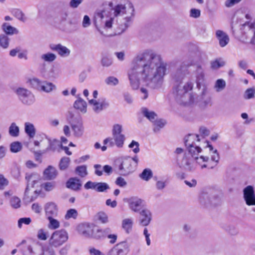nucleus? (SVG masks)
<instances>
[{
    "label": "nucleus",
    "mask_w": 255,
    "mask_h": 255,
    "mask_svg": "<svg viewBox=\"0 0 255 255\" xmlns=\"http://www.w3.org/2000/svg\"><path fill=\"white\" fill-rule=\"evenodd\" d=\"M167 64L159 55L147 50L135 58L133 65L128 71V77L132 89L139 88L140 81L152 89L160 88L166 74Z\"/></svg>",
    "instance_id": "f257e3e1"
},
{
    "label": "nucleus",
    "mask_w": 255,
    "mask_h": 255,
    "mask_svg": "<svg viewBox=\"0 0 255 255\" xmlns=\"http://www.w3.org/2000/svg\"><path fill=\"white\" fill-rule=\"evenodd\" d=\"M192 88L193 84L191 82H188L185 84L182 83L175 84L173 93L177 102L183 105L192 104L194 102V97L189 93Z\"/></svg>",
    "instance_id": "f03ea898"
},
{
    "label": "nucleus",
    "mask_w": 255,
    "mask_h": 255,
    "mask_svg": "<svg viewBox=\"0 0 255 255\" xmlns=\"http://www.w3.org/2000/svg\"><path fill=\"white\" fill-rule=\"evenodd\" d=\"M115 16L127 14L124 18L123 23L120 25V28L122 32H124L129 26L132 21V18L134 16V8L132 3L129 0H125L124 4H119L115 6L113 9Z\"/></svg>",
    "instance_id": "7ed1b4c3"
},
{
    "label": "nucleus",
    "mask_w": 255,
    "mask_h": 255,
    "mask_svg": "<svg viewBox=\"0 0 255 255\" xmlns=\"http://www.w3.org/2000/svg\"><path fill=\"white\" fill-rule=\"evenodd\" d=\"M199 201L204 207H216L222 203V194L215 191L202 192L199 196Z\"/></svg>",
    "instance_id": "20e7f679"
},
{
    "label": "nucleus",
    "mask_w": 255,
    "mask_h": 255,
    "mask_svg": "<svg viewBox=\"0 0 255 255\" xmlns=\"http://www.w3.org/2000/svg\"><path fill=\"white\" fill-rule=\"evenodd\" d=\"M196 86L197 88L200 89L203 87L202 91L198 101L202 102L205 106L207 105L211 102V98L206 97L207 90L206 87L203 84L204 80V73L203 69L200 66H198L196 69Z\"/></svg>",
    "instance_id": "39448f33"
},
{
    "label": "nucleus",
    "mask_w": 255,
    "mask_h": 255,
    "mask_svg": "<svg viewBox=\"0 0 255 255\" xmlns=\"http://www.w3.org/2000/svg\"><path fill=\"white\" fill-rule=\"evenodd\" d=\"M241 38L246 43L255 44V22L254 23L246 22L242 25Z\"/></svg>",
    "instance_id": "423d86ee"
},
{
    "label": "nucleus",
    "mask_w": 255,
    "mask_h": 255,
    "mask_svg": "<svg viewBox=\"0 0 255 255\" xmlns=\"http://www.w3.org/2000/svg\"><path fill=\"white\" fill-rule=\"evenodd\" d=\"M67 118L69 121L74 136L77 137H81L84 131L82 118L80 116L75 117L71 112H69Z\"/></svg>",
    "instance_id": "0eeeda50"
},
{
    "label": "nucleus",
    "mask_w": 255,
    "mask_h": 255,
    "mask_svg": "<svg viewBox=\"0 0 255 255\" xmlns=\"http://www.w3.org/2000/svg\"><path fill=\"white\" fill-rule=\"evenodd\" d=\"M118 167L119 174L123 176H127L134 170V166L132 164V159L129 156L122 158L116 162Z\"/></svg>",
    "instance_id": "6e6552de"
},
{
    "label": "nucleus",
    "mask_w": 255,
    "mask_h": 255,
    "mask_svg": "<svg viewBox=\"0 0 255 255\" xmlns=\"http://www.w3.org/2000/svg\"><path fill=\"white\" fill-rule=\"evenodd\" d=\"M68 239L67 232L64 230H60L56 231L52 234L49 243L51 246L58 247L62 245Z\"/></svg>",
    "instance_id": "1a4fd4ad"
},
{
    "label": "nucleus",
    "mask_w": 255,
    "mask_h": 255,
    "mask_svg": "<svg viewBox=\"0 0 255 255\" xmlns=\"http://www.w3.org/2000/svg\"><path fill=\"white\" fill-rule=\"evenodd\" d=\"M195 138H197V140L199 141L200 140L199 138V135L196 134H189L184 138V143L185 146L188 148L189 152L191 154L192 157L195 155H198L202 149L198 146L194 145V142L193 141Z\"/></svg>",
    "instance_id": "9d476101"
},
{
    "label": "nucleus",
    "mask_w": 255,
    "mask_h": 255,
    "mask_svg": "<svg viewBox=\"0 0 255 255\" xmlns=\"http://www.w3.org/2000/svg\"><path fill=\"white\" fill-rule=\"evenodd\" d=\"M16 93L19 100L24 105L29 106L33 104L35 102L34 96L26 89L18 88L16 91Z\"/></svg>",
    "instance_id": "9b49d317"
},
{
    "label": "nucleus",
    "mask_w": 255,
    "mask_h": 255,
    "mask_svg": "<svg viewBox=\"0 0 255 255\" xmlns=\"http://www.w3.org/2000/svg\"><path fill=\"white\" fill-rule=\"evenodd\" d=\"M129 251V244L124 241L115 245L108 252L107 255H127Z\"/></svg>",
    "instance_id": "f8f14e48"
},
{
    "label": "nucleus",
    "mask_w": 255,
    "mask_h": 255,
    "mask_svg": "<svg viewBox=\"0 0 255 255\" xmlns=\"http://www.w3.org/2000/svg\"><path fill=\"white\" fill-rule=\"evenodd\" d=\"M243 195L244 199L247 205H255V193L254 188L252 186H247L244 189Z\"/></svg>",
    "instance_id": "ddd939ff"
},
{
    "label": "nucleus",
    "mask_w": 255,
    "mask_h": 255,
    "mask_svg": "<svg viewBox=\"0 0 255 255\" xmlns=\"http://www.w3.org/2000/svg\"><path fill=\"white\" fill-rule=\"evenodd\" d=\"M89 104L93 106V110L96 113H99L104 109L108 108L109 103L105 98L99 99H92L89 101Z\"/></svg>",
    "instance_id": "4468645a"
},
{
    "label": "nucleus",
    "mask_w": 255,
    "mask_h": 255,
    "mask_svg": "<svg viewBox=\"0 0 255 255\" xmlns=\"http://www.w3.org/2000/svg\"><path fill=\"white\" fill-rule=\"evenodd\" d=\"M95 225L94 224L84 223L78 226V231L85 237L93 238Z\"/></svg>",
    "instance_id": "2eb2a0df"
},
{
    "label": "nucleus",
    "mask_w": 255,
    "mask_h": 255,
    "mask_svg": "<svg viewBox=\"0 0 255 255\" xmlns=\"http://www.w3.org/2000/svg\"><path fill=\"white\" fill-rule=\"evenodd\" d=\"M187 68L188 66L187 65L182 63L180 67L177 68L176 72L173 74V78L176 82L175 84L181 83V80L188 74Z\"/></svg>",
    "instance_id": "dca6fc26"
},
{
    "label": "nucleus",
    "mask_w": 255,
    "mask_h": 255,
    "mask_svg": "<svg viewBox=\"0 0 255 255\" xmlns=\"http://www.w3.org/2000/svg\"><path fill=\"white\" fill-rule=\"evenodd\" d=\"M49 48L51 50L57 52L62 57H68L70 54V50L61 44H50Z\"/></svg>",
    "instance_id": "f3484780"
},
{
    "label": "nucleus",
    "mask_w": 255,
    "mask_h": 255,
    "mask_svg": "<svg viewBox=\"0 0 255 255\" xmlns=\"http://www.w3.org/2000/svg\"><path fill=\"white\" fill-rule=\"evenodd\" d=\"M139 224L143 226H148L152 219L151 212L147 209H143L139 212Z\"/></svg>",
    "instance_id": "a211bd4d"
},
{
    "label": "nucleus",
    "mask_w": 255,
    "mask_h": 255,
    "mask_svg": "<svg viewBox=\"0 0 255 255\" xmlns=\"http://www.w3.org/2000/svg\"><path fill=\"white\" fill-rule=\"evenodd\" d=\"M46 218L57 217L58 216V207L54 202H48L44 206Z\"/></svg>",
    "instance_id": "6ab92c4d"
},
{
    "label": "nucleus",
    "mask_w": 255,
    "mask_h": 255,
    "mask_svg": "<svg viewBox=\"0 0 255 255\" xmlns=\"http://www.w3.org/2000/svg\"><path fill=\"white\" fill-rule=\"evenodd\" d=\"M130 208L135 212H140L144 208V202L137 198H132L129 201Z\"/></svg>",
    "instance_id": "aec40b11"
},
{
    "label": "nucleus",
    "mask_w": 255,
    "mask_h": 255,
    "mask_svg": "<svg viewBox=\"0 0 255 255\" xmlns=\"http://www.w3.org/2000/svg\"><path fill=\"white\" fill-rule=\"evenodd\" d=\"M112 231L110 228H106L104 229H99L95 227L94 232L93 234V238L99 240L104 238L108 236L109 233H111Z\"/></svg>",
    "instance_id": "412c9836"
},
{
    "label": "nucleus",
    "mask_w": 255,
    "mask_h": 255,
    "mask_svg": "<svg viewBox=\"0 0 255 255\" xmlns=\"http://www.w3.org/2000/svg\"><path fill=\"white\" fill-rule=\"evenodd\" d=\"M57 175V169L51 165H49L43 171V176L47 180H53L56 178Z\"/></svg>",
    "instance_id": "4be33fe9"
},
{
    "label": "nucleus",
    "mask_w": 255,
    "mask_h": 255,
    "mask_svg": "<svg viewBox=\"0 0 255 255\" xmlns=\"http://www.w3.org/2000/svg\"><path fill=\"white\" fill-rule=\"evenodd\" d=\"M46 138L48 139L49 145L45 149V151H52L54 152L58 151L59 152V149L62 145L61 142L56 139H51L50 138L48 137H46Z\"/></svg>",
    "instance_id": "5701e85b"
},
{
    "label": "nucleus",
    "mask_w": 255,
    "mask_h": 255,
    "mask_svg": "<svg viewBox=\"0 0 255 255\" xmlns=\"http://www.w3.org/2000/svg\"><path fill=\"white\" fill-rule=\"evenodd\" d=\"M217 39L219 41V44L221 47H224L229 43V37L228 35L222 30H218L216 32Z\"/></svg>",
    "instance_id": "b1692460"
},
{
    "label": "nucleus",
    "mask_w": 255,
    "mask_h": 255,
    "mask_svg": "<svg viewBox=\"0 0 255 255\" xmlns=\"http://www.w3.org/2000/svg\"><path fill=\"white\" fill-rule=\"evenodd\" d=\"M66 187L68 188L74 190H78L80 188L82 184L80 182V180L77 178H70L66 183Z\"/></svg>",
    "instance_id": "393cba45"
},
{
    "label": "nucleus",
    "mask_w": 255,
    "mask_h": 255,
    "mask_svg": "<svg viewBox=\"0 0 255 255\" xmlns=\"http://www.w3.org/2000/svg\"><path fill=\"white\" fill-rule=\"evenodd\" d=\"M182 164L185 169L189 171H193L196 169V166L194 164V161L192 158H187L185 156L182 160Z\"/></svg>",
    "instance_id": "a878e982"
},
{
    "label": "nucleus",
    "mask_w": 255,
    "mask_h": 255,
    "mask_svg": "<svg viewBox=\"0 0 255 255\" xmlns=\"http://www.w3.org/2000/svg\"><path fill=\"white\" fill-rule=\"evenodd\" d=\"M24 131L30 138H33L36 134V129L34 125L29 122L24 124Z\"/></svg>",
    "instance_id": "bb28decb"
},
{
    "label": "nucleus",
    "mask_w": 255,
    "mask_h": 255,
    "mask_svg": "<svg viewBox=\"0 0 255 255\" xmlns=\"http://www.w3.org/2000/svg\"><path fill=\"white\" fill-rule=\"evenodd\" d=\"M74 107L82 112H86L87 103L82 98H79L74 103Z\"/></svg>",
    "instance_id": "cd10ccee"
},
{
    "label": "nucleus",
    "mask_w": 255,
    "mask_h": 255,
    "mask_svg": "<svg viewBox=\"0 0 255 255\" xmlns=\"http://www.w3.org/2000/svg\"><path fill=\"white\" fill-rule=\"evenodd\" d=\"M2 29L5 34L7 35H12L18 33V31L16 28L9 25L6 22L2 24Z\"/></svg>",
    "instance_id": "c85d7f7f"
},
{
    "label": "nucleus",
    "mask_w": 255,
    "mask_h": 255,
    "mask_svg": "<svg viewBox=\"0 0 255 255\" xmlns=\"http://www.w3.org/2000/svg\"><path fill=\"white\" fill-rule=\"evenodd\" d=\"M56 88V86L52 83L47 82L46 81H42V86L40 91H44L46 93H50Z\"/></svg>",
    "instance_id": "c756f323"
},
{
    "label": "nucleus",
    "mask_w": 255,
    "mask_h": 255,
    "mask_svg": "<svg viewBox=\"0 0 255 255\" xmlns=\"http://www.w3.org/2000/svg\"><path fill=\"white\" fill-rule=\"evenodd\" d=\"M141 112L143 116L150 121L153 122L157 117L156 113L153 111H149L146 108H142Z\"/></svg>",
    "instance_id": "7c9ffc66"
},
{
    "label": "nucleus",
    "mask_w": 255,
    "mask_h": 255,
    "mask_svg": "<svg viewBox=\"0 0 255 255\" xmlns=\"http://www.w3.org/2000/svg\"><path fill=\"white\" fill-rule=\"evenodd\" d=\"M133 221L131 219H125L122 222V228L127 234L131 232L132 228Z\"/></svg>",
    "instance_id": "2f4dec72"
},
{
    "label": "nucleus",
    "mask_w": 255,
    "mask_h": 255,
    "mask_svg": "<svg viewBox=\"0 0 255 255\" xmlns=\"http://www.w3.org/2000/svg\"><path fill=\"white\" fill-rule=\"evenodd\" d=\"M8 133L12 137H17L19 135V128L15 123H12L8 128Z\"/></svg>",
    "instance_id": "473e14b6"
},
{
    "label": "nucleus",
    "mask_w": 255,
    "mask_h": 255,
    "mask_svg": "<svg viewBox=\"0 0 255 255\" xmlns=\"http://www.w3.org/2000/svg\"><path fill=\"white\" fill-rule=\"evenodd\" d=\"M113 136L116 146L119 148L122 147L126 139L125 135L123 134L114 135Z\"/></svg>",
    "instance_id": "72a5a7b5"
},
{
    "label": "nucleus",
    "mask_w": 255,
    "mask_h": 255,
    "mask_svg": "<svg viewBox=\"0 0 255 255\" xmlns=\"http://www.w3.org/2000/svg\"><path fill=\"white\" fill-rule=\"evenodd\" d=\"M152 175L153 173L151 170L149 168H145L139 174V176L142 180L147 181L151 178Z\"/></svg>",
    "instance_id": "f704fd0d"
},
{
    "label": "nucleus",
    "mask_w": 255,
    "mask_h": 255,
    "mask_svg": "<svg viewBox=\"0 0 255 255\" xmlns=\"http://www.w3.org/2000/svg\"><path fill=\"white\" fill-rule=\"evenodd\" d=\"M70 162V159L68 157H63L61 158L59 163V168L61 170H65L68 167Z\"/></svg>",
    "instance_id": "c9c22d12"
},
{
    "label": "nucleus",
    "mask_w": 255,
    "mask_h": 255,
    "mask_svg": "<svg viewBox=\"0 0 255 255\" xmlns=\"http://www.w3.org/2000/svg\"><path fill=\"white\" fill-rule=\"evenodd\" d=\"M153 131L154 132H158L160 129L163 128L166 124L165 120L160 119L159 120H155L153 122Z\"/></svg>",
    "instance_id": "e433bc0d"
},
{
    "label": "nucleus",
    "mask_w": 255,
    "mask_h": 255,
    "mask_svg": "<svg viewBox=\"0 0 255 255\" xmlns=\"http://www.w3.org/2000/svg\"><path fill=\"white\" fill-rule=\"evenodd\" d=\"M226 85L225 81L222 79H219L216 81L214 88L217 92H220L225 88Z\"/></svg>",
    "instance_id": "4c0bfd02"
},
{
    "label": "nucleus",
    "mask_w": 255,
    "mask_h": 255,
    "mask_svg": "<svg viewBox=\"0 0 255 255\" xmlns=\"http://www.w3.org/2000/svg\"><path fill=\"white\" fill-rule=\"evenodd\" d=\"M9 147L11 152L17 153L21 150L22 145L21 142L17 141L11 143Z\"/></svg>",
    "instance_id": "58836bf2"
},
{
    "label": "nucleus",
    "mask_w": 255,
    "mask_h": 255,
    "mask_svg": "<svg viewBox=\"0 0 255 255\" xmlns=\"http://www.w3.org/2000/svg\"><path fill=\"white\" fill-rule=\"evenodd\" d=\"M56 55L52 53L48 52L45 54H43L41 56V59L45 62H52L56 59Z\"/></svg>",
    "instance_id": "ea45409f"
},
{
    "label": "nucleus",
    "mask_w": 255,
    "mask_h": 255,
    "mask_svg": "<svg viewBox=\"0 0 255 255\" xmlns=\"http://www.w3.org/2000/svg\"><path fill=\"white\" fill-rule=\"evenodd\" d=\"M243 97L245 100L254 99L255 97V88L252 87L247 89L243 95Z\"/></svg>",
    "instance_id": "a19ab883"
},
{
    "label": "nucleus",
    "mask_w": 255,
    "mask_h": 255,
    "mask_svg": "<svg viewBox=\"0 0 255 255\" xmlns=\"http://www.w3.org/2000/svg\"><path fill=\"white\" fill-rule=\"evenodd\" d=\"M55 217L47 218L49 221L48 227L51 229H56L60 226L59 222L55 219Z\"/></svg>",
    "instance_id": "79ce46f5"
},
{
    "label": "nucleus",
    "mask_w": 255,
    "mask_h": 255,
    "mask_svg": "<svg viewBox=\"0 0 255 255\" xmlns=\"http://www.w3.org/2000/svg\"><path fill=\"white\" fill-rule=\"evenodd\" d=\"M225 65V62L222 59L219 58L211 62V68L217 69Z\"/></svg>",
    "instance_id": "37998d69"
},
{
    "label": "nucleus",
    "mask_w": 255,
    "mask_h": 255,
    "mask_svg": "<svg viewBox=\"0 0 255 255\" xmlns=\"http://www.w3.org/2000/svg\"><path fill=\"white\" fill-rule=\"evenodd\" d=\"M12 13L16 18L19 20L23 22H24L26 20V18L24 17V13L20 9H13L12 10Z\"/></svg>",
    "instance_id": "c03bdc74"
},
{
    "label": "nucleus",
    "mask_w": 255,
    "mask_h": 255,
    "mask_svg": "<svg viewBox=\"0 0 255 255\" xmlns=\"http://www.w3.org/2000/svg\"><path fill=\"white\" fill-rule=\"evenodd\" d=\"M224 229L226 232L232 236L237 235L239 233L238 229L233 225L226 226Z\"/></svg>",
    "instance_id": "a18cd8bd"
},
{
    "label": "nucleus",
    "mask_w": 255,
    "mask_h": 255,
    "mask_svg": "<svg viewBox=\"0 0 255 255\" xmlns=\"http://www.w3.org/2000/svg\"><path fill=\"white\" fill-rule=\"evenodd\" d=\"M76 172L81 177H84L88 174L86 165L77 166L75 169Z\"/></svg>",
    "instance_id": "49530a36"
},
{
    "label": "nucleus",
    "mask_w": 255,
    "mask_h": 255,
    "mask_svg": "<svg viewBox=\"0 0 255 255\" xmlns=\"http://www.w3.org/2000/svg\"><path fill=\"white\" fill-rule=\"evenodd\" d=\"M9 45V38L5 34L0 35V46L5 49Z\"/></svg>",
    "instance_id": "de8ad7c7"
},
{
    "label": "nucleus",
    "mask_w": 255,
    "mask_h": 255,
    "mask_svg": "<svg viewBox=\"0 0 255 255\" xmlns=\"http://www.w3.org/2000/svg\"><path fill=\"white\" fill-rule=\"evenodd\" d=\"M101 63L104 67H109L112 64L113 60L111 57L105 55L103 56Z\"/></svg>",
    "instance_id": "09e8293b"
},
{
    "label": "nucleus",
    "mask_w": 255,
    "mask_h": 255,
    "mask_svg": "<svg viewBox=\"0 0 255 255\" xmlns=\"http://www.w3.org/2000/svg\"><path fill=\"white\" fill-rule=\"evenodd\" d=\"M20 199L16 196H13L10 200V204L14 209H17L20 207Z\"/></svg>",
    "instance_id": "8fccbe9b"
},
{
    "label": "nucleus",
    "mask_w": 255,
    "mask_h": 255,
    "mask_svg": "<svg viewBox=\"0 0 255 255\" xmlns=\"http://www.w3.org/2000/svg\"><path fill=\"white\" fill-rule=\"evenodd\" d=\"M78 216V212L76 209H70L67 211L65 218L68 220L70 218L76 219Z\"/></svg>",
    "instance_id": "3c124183"
},
{
    "label": "nucleus",
    "mask_w": 255,
    "mask_h": 255,
    "mask_svg": "<svg viewBox=\"0 0 255 255\" xmlns=\"http://www.w3.org/2000/svg\"><path fill=\"white\" fill-rule=\"evenodd\" d=\"M30 83L33 88L41 90L42 81H40L38 79L33 78L30 80Z\"/></svg>",
    "instance_id": "603ef678"
},
{
    "label": "nucleus",
    "mask_w": 255,
    "mask_h": 255,
    "mask_svg": "<svg viewBox=\"0 0 255 255\" xmlns=\"http://www.w3.org/2000/svg\"><path fill=\"white\" fill-rule=\"evenodd\" d=\"M96 190L98 192H104L110 188L109 185L105 182H98L97 183Z\"/></svg>",
    "instance_id": "864d4df0"
},
{
    "label": "nucleus",
    "mask_w": 255,
    "mask_h": 255,
    "mask_svg": "<svg viewBox=\"0 0 255 255\" xmlns=\"http://www.w3.org/2000/svg\"><path fill=\"white\" fill-rule=\"evenodd\" d=\"M41 255H56V254L53 249L43 246Z\"/></svg>",
    "instance_id": "5fc2aeb1"
},
{
    "label": "nucleus",
    "mask_w": 255,
    "mask_h": 255,
    "mask_svg": "<svg viewBox=\"0 0 255 255\" xmlns=\"http://www.w3.org/2000/svg\"><path fill=\"white\" fill-rule=\"evenodd\" d=\"M105 82L108 85L116 86L118 84L119 80L114 76H110L106 79Z\"/></svg>",
    "instance_id": "6e6d98bb"
},
{
    "label": "nucleus",
    "mask_w": 255,
    "mask_h": 255,
    "mask_svg": "<svg viewBox=\"0 0 255 255\" xmlns=\"http://www.w3.org/2000/svg\"><path fill=\"white\" fill-rule=\"evenodd\" d=\"M122 126L119 124H116L114 125L113 128L112 129V134L114 135H118V134H123L122 133Z\"/></svg>",
    "instance_id": "4d7b16f0"
},
{
    "label": "nucleus",
    "mask_w": 255,
    "mask_h": 255,
    "mask_svg": "<svg viewBox=\"0 0 255 255\" xmlns=\"http://www.w3.org/2000/svg\"><path fill=\"white\" fill-rule=\"evenodd\" d=\"M56 183L55 182H47L43 184V187L46 191H50L52 190L55 187Z\"/></svg>",
    "instance_id": "13d9d810"
},
{
    "label": "nucleus",
    "mask_w": 255,
    "mask_h": 255,
    "mask_svg": "<svg viewBox=\"0 0 255 255\" xmlns=\"http://www.w3.org/2000/svg\"><path fill=\"white\" fill-rule=\"evenodd\" d=\"M98 219L102 223L105 224V223H107L108 222V216L105 213H104L103 212H101L98 213Z\"/></svg>",
    "instance_id": "bf43d9fd"
},
{
    "label": "nucleus",
    "mask_w": 255,
    "mask_h": 255,
    "mask_svg": "<svg viewBox=\"0 0 255 255\" xmlns=\"http://www.w3.org/2000/svg\"><path fill=\"white\" fill-rule=\"evenodd\" d=\"M134 146L135 147V148H133L132 150L134 153H137L139 152L140 150L139 148V144L138 142L134 140H132L131 143L128 145V147L130 148H132Z\"/></svg>",
    "instance_id": "052dcab7"
},
{
    "label": "nucleus",
    "mask_w": 255,
    "mask_h": 255,
    "mask_svg": "<svg viewBox=\"0 0 255 255\" xmlns=\"http://www.w3.org/2000/svg\"><path fill=\"white\" fill-rule=\"evenodd\" d=\"M35 174L33 173H26L25 174V179L27 181V186L25 190V194L28 193L29 190V182L32 179L33 176Z\"/></svg>",
    "instance_id": "680f3d73"
},
{
    "label": "nucleus",
    "mask_w": 255,
    "mask_h": 255,
    "mask_svg": "<svg viewBox=\"0 0 255 255\" xmlns=\"http://www.w3.org/2000/svg\"><path fill=\"white\" fill-rule=\"evenodd\" d=\"M31 220L30 218H20L18 221V226L19 228H21L22 224L25 225H29Z\"/></svg>",
    "instance_id": "e2e57ef3"
},
{
    "label": "nucleus",
    "mask_w": 255,
    "mask_h": 255,
    "mask_svg": "<svg viewBox=\"0 0 255 255\" xmlns=\"http://www.w3.org/2000/svg\"><path fill=\"white\" fill-rule=\"evenodd\" d=\"M115 183L121 187H124L127 185V182L122 177H118L115 181Z\"/></svg>",
    "instance_id": "0e129e2a"
},
{
    "label": "nucleus",
    "mask_w": 255,
    "mask_h": 255,
    "mask_svg": "<svg viewBox=\"0 0 255 255\" xmlns=\"http://www.w3.org/2000/svg\"><path fill=\"white\" fill-rule=\"evenodd\" d=\"M8 184V180L2 175L0 174V190L3 189L4 187L7 186Z\"/></svg>",
    "instance_id": "69168bd1"
},
{
    "label": "nucleus",
    "mask_w": 255,
    "mask_h": 255,
    "mask_svg": "<svg viewBox=\"0 0 255 255\" xmlns=\"http://www.w3.org/2000/svg\"><path fill=\"white\" fill-rule=\"evenodd\" d=\"M201 14V11L198 9L192 8L190 10V16L194 18H198Z\"/></svg>",
    "instance_id": "338daca9"
},
{
    "label": "nucleus",
    "mask_w": 255,
    "mask_h": 255,
    "mask_svg": "<svg viewBox=\"0 0 255 255\" xmlns=\"http://www.w3.org/2000/svg\"><path fill=\"white\" fill-rule=\"evenodd\" d=\"M84 0H71L69 5L73 8H77Z\"/></svg>",
    "instance_id": "774afa93"
}]
</instances>
